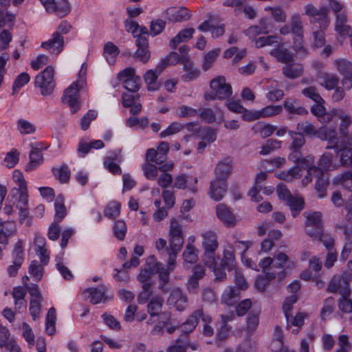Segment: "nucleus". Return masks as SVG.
Wrapping results in <instances>:
<instances>
[{"mask_svg": "<svg viewBox=\"0 0 352 352\" xmlns=\"http://www.w3.org/2000/svg\"><path fill=\"white\" fill-rule=\"evenodd\" d=\"M201 236L202 246L204 250V263L208 267H214L216 265L215 251L219 246L217 234L212 231H207Z\"/></svg>", "mask_w": 352, "mask_h": 352, "instance_id": "obj_1", "label": "nucleus"}, {"mask_svg": "<svg viewBox=\"0 0 352 352\" xmlns=\"http://www.w3.org/2000/svg\"><path fill=\"white\" fill-rule=\"evenodd\" d=\"M54 73V68L48 66L35 77V87L39 88L41 95L48 96L52 94L56 85Z\"/></svg>", "mask_w": 352, "mask_h": 352, "instance_id": "obj_2", "label": "nucleus"}, {"mask_svg": "<svg viewBox=\"0 0 352 352\" xmlns=\"http://www.w3.org/2000/svg\"><path fill=\"white\" fill-rule=\"evenodd\" d=\"M305 14L311 17V23H318L320 29H327L330 24L329 9L327 6H321L316 8L312 4H307L305 6Z\"/></svg>", "mask_w": 352, "mask_h": 352, "instance_id": "obj_3", "label": "nucleus"}, {"mask_svg": "<svg viewBox=\"0 0 352 352\" xmlns=\"http://www.w3.org/2000/svg\"><path fill=\"white\" fill-rule=\"evenodd\" d=\"M82 80L80 82H74L65 89L62 98L63 102L67 104L70 107L72 113H76L80 109L78 103V92L82 87Z\"/></svg>", "mask_w": 352, "mask_h": 352, "instance_id": "obj_4", "label": "nucleus"}, {"mask_svg": "<svg viewBox=\"0 0 352 352\" xmlns=\"http://www.w3.org/2000/svg\"><path fill=\"white\" fill-rule=\"evenodd\" d=\"M327 291L330 293H339L341 296L351 294L349 278L346 274L334 276L329 282Z\"/></svg>", "mask_w": 352, "mask_h": 352, "instance_id": "obj_5", "label": "nucleus"}, {"mask_svg": "<svg viewBox=\"0 0 352 352\" xmlns=\"http://www.w3.org/2000/svg\"><path fill=\"white\" fill-rule=\"evenodd\" d=\"M210 88L219 100L227 99L232 94L231 85L226 82V78L223 76L213 78L210 81Z\"/></svg>", "mask_w": 352, "mask_h": 352, "instance_id": "obj_6", "label": "nucleus"}, {"mask_svg": "<svg viewBox=\"0 0 352 352\" xmlns=\"http://www.w3.org/2000/svg\"><path fill=\"white\" fill-rule=\"evenodd\" d=\"M188 298L179 288L171 291L166 303L170 307H175L177 311H182L187 307Z\"/></svg>", "mask_w": 352, "mask_h": 352, "instance_id": "obj_7", "label": "nucleus"}, {"mask_svg": "<svg viewBox=\"0 0 352 352\" xmlns=\"http://www.w3.org/2000/svg\"><path fill=\"white\" fill-rule=\"evenodd\" d=\"M155 270L159 276L158 288L163 294H167L170 290L169 285L170 274L173 271L166 267L163 263H157L155 265Z\"/></svg>", "mask_w": 352, "mask_h": 352, "instance_id": "obj_8", "label": "nucleus"}, {"mask_svg": "<svg viewBox=\"0 0 352 352\" xmlns=\"http://www.w3.org/2000/svg\"><path fill=\"white\" fill-rule=\"evenodd\" d=\"M227 190V182L215 178L210 182L208 194L212 199L218 201L223 199Z\"/></svg>", "mask_w": 352, "mask_h": 352, "instance_id": "obj_9", "label": "nucleus"}, {"mask_svg": "<svg viewBox=\"0 0 352 352\" xmlns=\"http://www.w3.org/2000/svg\"><path fill=\"white\" fill-rule=\"evenodd\" d=\"M165 14L167 19L172 22H182L188 21L191 14L186 7H170L166 10Z\"/></svg>", "mask_w": 352, "mask_h": 352, "instance_id": "obj_10", "label": "nucleus"}, {"mask_svg": "<svg viewBox=\"0 0 352 352\" xmlns=\"http://www.w3.org/2000/svg\"><path fill=\"white\" fill-rule=\"evenodd\" d=\"M232 160L228 157L219 162L214 168L215 178L226 182L232 173Z\"/></svg>", "mask_w": 352, "mask_h": 352, "instance_id": "obj_11", "label": "nucleus"}, {"mask_svg": "<svg viewBox=\"0 0 352 352\" xmlns=\"http://www.w3.org/2000/svg\"><path fill=\"white\" fill-rule=\"evenodd\" d=\"M41 47L50 50L52 54L57 55L62 52L64 47V38L59 32H54L47 41L43 42Z\"/></svg>", "mask_w": 352, "mask_h": 352, "instance_id": "obj_12", "label": "nucleus"}, {"mask_svg": "<svg viewBox=\"0 0 352 352\" xmlns=\"http://www.w3.org/2000/svg\"><path fill=\"white\" fill-rule=\"evenodd\" d=\"M135 45L137 50L133 55V58L143 63H147L151 57L148 39L141 37L138 38L135 40Z\"/></svg>", "mask_w": 352, "mask_h": 352, "instance_id": "obj_13", "label": "nucleus"}, {"mask_svg": "<svg viewBox=\"0 0 352 352\" xmlns=\"http://www.w3.org/2000/svg\"><path fill=\"white\" fill-rule=\"evenodd\" d=\"M216 214L226 226H234L236 218L230 209L223 204H219L216 207Z\"/></svg>", "mask_w": 352, "mask_h": 352, "instance_id": "obj_14", "label": "nucleus"}, {"mask_svg": "<svg viewBox=\"0 0 352 352\" xmlns=\"http://www.w3.org/2000/svg\"><path fill=\"white\" fill-rule=\"evenodd\" d=\"M14 199L17 200L16 207L18 209H22V208H26L28 203V197L27 194V188L18 189L16 188H12L6 199V201L14 202Z\"/></svg>", "mask_w": 352, "mask_h": 352, "instance_id": "obj_15", "label": "nucleus"}, {"mask_svg": "<svg viewBox=\"0 0 352 352\" xmlns=\"http://www.w3.org/2000/svg\"><path fill=\"white\" fill-rule=\"evenodd\" d=\"M70 10L71 6L67 0H54L52 6L47 8V12L54 14L60 18L67 15Z\"/></svg>", "mask_w": 352, "mask_h": 352, "instance_id": "obj_16", "label": "nucleus"}, {"mask_svg": "<svg viewBox=\"0 0 352 352\" xmlns=\"http://www.w3.org/2000/svg\"><path fill=\"white\" fill-rule=\"evenodd\" d=\"M106 290V287L101 285L98 287L87 288L85 290L84 294H88L90 302L93 305H96L107 300L105 296Z\"/></svg>", "mask_w": 352, "mask_h": 352, "instance_id": "obj_17", "label": "nucleus"}, {"mask_svg": "<svg viewBox=\"0 0 352 352\" xmlns=\"http://www.w3.org/2000/svg\"><path fill=\"white\" fill-rule=\"evenodd\" d=\"M307 316V314L304 312H298L296 314V316H293L292 314H289L285 316L287 326L286 328L287 329H290L292 326L297 327V329H294L292 331L293 333H297L298 332V329H300L305 323V318Z\"/></svg>", "mask_w": 352, "mask_h": 352, "instance_id": "obj_18", "label": "nucleus"}, {"mask_svg": "<svg viewBox=\"0 0 352 352\" xmlns=\"http://www.w3.org/2000/svg\"><path fill=\"white\" fill-rule=\"evenodd\" d=\"M15 230L16 226L14 221H3L0 218V243H7L8 238L10 236Z\"/></svg>", "mask_w": 352, "mask_h": 352, "instance_id": "obj_19", "label": "nucleus"}, {"mask_svg": "<svg viewBox=\"0 0 352 352\" xmlns=\"http://www.w3.org/2000/svg\"><path fill=\"white\" fill-rule=\"evenodd\" d=\"M240 299V291L238 288L230 287L223 292L221 300L228 306L235 305Z\"/></svg>", "mask_w": 352, "mask_h": 352, "instance_id": "obj_20", "label": "nucleus"}, {"mask_svg": "<svg viewBox=\"0 0 352 352\" xmlns=\"http://www.w3.org/2000/svg\"><path fill=\"white\" fill-rule=\"evenodd\" d=\"M270 54L275 57L278 61L287 65L294 62V54L286 48H275L270 52Z\"/></svg>", "mask_w": 352, "mask_h": 352, "instance_id": "obj_21", "label": "nucleus"}, {"mask_svg": "<svg viewBox=\"0 0 352 352\" xmlns=\"http://www.w3.org/2000/svg\"><path fill=\"white\" fill-rule=\"evenodd\" d=\"M303 67L300 64L290 63L283 67V74L289 79H295L302 76Z\"/></svg>", "mask_w": 352, "mask_h": 352, "instance_id": "obj_22", "label": "nucleus"}, {"mask_svg": "<svg viewBox=\"0 0 352 352\" xmlns=\"http://www.w3.org/2000/svg\"><path fill=\"white\" fill-rule=\"evenodd\" d=\"M200 318H201L202 321L205 323H210L211 322V317L209 315L204 314L202 308L197 309L192 311L186 321L195 329Z\"/></svg>", "mask_w": 352, "mask_h": 352, "instance_id": "obj_23", "label": "nucleus"}, {"mask_svg": "<svg viewBox=\"0 0 352 352\" xmlns=\"http://www.w3.org/2000/svg\"><path fill=\"white\" fill-rule=\"evenodd\" d=\"M292 152L289 155V160L293 162L297 163L300 165L302 168H307L314 162V158L311 156L302 157V153L299 149H291Z\"/></svg>", "mask_w": 352, "mask_h": 352, "instance_id": "obj_24", "label": "nucleus"}, {"mask_svg": "<svg viewBox=\"0 0 352 352\" xmlns=\"http://www.w3.org/2000/svg\"><path fill=\"white\" fill-rule=\"evenodd\" d=\"M194 32L195 29L192 28L181 30L175 37H173L170 41V47L175 50L180 43L189 40L192 37Z\"/></svg>", "mask_w": 352, "mask_h": 352, "instance_id": "obj_25", "label": "nucleus"}, {"mask_svg": "<svg viewBox=\"0 0 352 352\" xmlns=\"http://www.w3.org/2000/svg\"><path fill=\"white\" fill-rule=\"evenodd\" d=\"M63 195H58L54 201L55 215L54 221L60 222L67 214V209L64 204Z\"/></svg>", "mask_w": 352, "mask_h": 352, "instance_id": "obj_26", "label": "nucleus"}, {"mask_svg": "<svg viewBox=\"0 0 352 352\" xmlns=\"http://www.w3.org/2000/svg\"><path fill=\"white\" fill-rule=\"evenodd\" d=\"M260 311L254 309L250 310L246 317V331L248 333H253L259 324Z\"/></svg>", "mask_w": 352, "mask_h": 352, "instance_id": "obj_27", "label": "nucleus"}, {"mask_svg": "<svg viewBox=\"0 0 352 352\" xmlns=\"http://www.w3.org/2000/svg\"><path fill=\"white\" fill-rule=\"evenodd\" d=\"M297 100L293 99H287L284 101L283 107L285 110L291 114L306 115L308 111L302 106L297 104Z\"/></svg>", "mask_w": 352, "mask_h": 352, "instance_id": "obj_28", "label": "nucleus"}, {"mask_svg": "<svg viewBox=\"0 0 352 352\" xmlns=\"http://www.w3.org/2000/svg\"><path fill=\"white\" fill-rule=\"evenodd\" d=\"M338 118L340 119V124L339 126V132L342 138H347L349 135V127L352 124V117L344 112H340L338 114Z\"/></svg>", "mask_w": 352, "mask_h": 352, "instance_id": "obj_29", "label": "nucleus"}, {"mask_svg": "<svg viewBox=\"0 0 352 352\" xmlns=\"http://www.w3.org/2000/svg\"><path fill=\"white\" fill-rule=\"evenodd\" d=\"M325 131H327V141L330 144V145L326 147L327 149H333L336 153L338 152L340 150V144L338 142V138L337 137V132L334 127L331 126H324Z\"/></svg>", "mask_w": 352, "mask_h": 352, "instance_id": "obj_30", "label": "nucleus"}, {"mask_svg": "<svg viewBox=\"0 0 352 352\" xmlns=\"http://www.w3.org/2000/svg\"><path fill=\"white\" fill-rule=\"evenodd\" d=\"M293 217H296L303 210L305 202L302 198L292 196L287 201Z\"/></svg>", "mask_w": 352, "mask_h": 352, "instance_id": "obj_31", "label": "nucleus"}, {"mask_svg": "<svg viewBox=\"0 0 352 352\" xmlns=\"http://www.w3.org/2000/svg\"><path fill=\"white\" fill-rule=\"evenodd\" d=\"M306 217L305 226L322 228V214L319 212H305Z\"/></svg>", "mask_w": 352, "mask_h": 352, "instance_id": "obj_32", "label": "nucleus"}, {"mask_svg": "<svg viewBox=\"0 0 352 352\" xmlns=\"http://www.w3.org/2000/svg\"><path fill=\"white\" fill-rule=\"evenodd\" d=\"M164 304V299L160 296H155L151 298L147 305L150 317L157 316L161 312Z\"/></svg>", "mask_w": 352, "mask_h": 352, "instance_id": "obj_33", "label": "nucleus"}, {"mask_svg": "<svg viewBox=\"0 0 352 352\" xmlns=\"http://www.w3.org/2000/svg\"><path fill=\"white\" fill-rule=\"evenodd\" d=\"M336 184L341 185L349 191H352V171L349 170L333 179Z\"/></svg>", "mask_w": 352, "mask_h": 352, "instance_id": "obj_34", "label": "nucleus"}, {"mask_svg": "<svg viewBox=\"0 0 352 352\" xmlns=\"http://www.w3.org/2000/svg\"><path fill=\"white\" fill-rule=\"evenodd\" d=\"M30 161L25 166L26 171L35 170L43 162V153L31 150L30 152Z\"/></svg>", "mask_w": 352, "mask_h": 352, "instance_id": "obj_35", "label": "nucleus"}, {"mask_svg": "<svg viewBox=\"0 0 352 352\" xmlns=\"http://www.w3.org/2000/svg\"><path fill=\"white\" fill-rule=\"evenodd\" d=\"M339 73L343 77L352 76V63L346 59H339L334 62Z\"/></svg>", "mask_w": 352, "mask_h": 352, "instance_id": "obj_36", "label": "nucleus"}, {"mask_svg": "<svg viewBox=\"0 0 352 352\" xmlns=\"http://www.w3.org/2000/svg\"><path fill=\"white\" fill-rule=\"evenodd\" d=\"M160 75L153 69L148 70L144 75V80L148 85V90L157 91L160 88V85L156 80Z\"/></svg>", "mask_w": 352, "mask_h": 352, "instance_id": "obj_37", "label": "nucleus"}, {"mask_svg": "<svg viewBox=\"0 0 352 352\" xmlns=\"http://www.w3.org/2000/svg\"><path fill=\"white\" fill-rule=\"evenodd\" d=\"M290 28L294 36L303 35V24L299 14H295L292 16L290 20Z\"/></svg>", "mask_w": 352, "mask_h": 352, "instance_id": "obj_38", "label": "nucleus"}, {"mask_svg": "<svg viewBox=\"0 0 352 352\" xmlns=\"http://www.w3.org/2000/svg\"><path fill=\"white\" fill-rule=\"evenodd\" d=\"M329 184V181L324 173L322 172V175L316 177V182L315 188L318 192V196L320 198H323L327 195L326 191L327 186Z\"/></svg>", "mask_w": 352, "mask_h": 352, "instance_id": "obj_39", "label": "nucleus"}, {"mask_svg": "<svg viewBox=\"0 0 352 352\" xmlns=\"http://www.w3.org/2000/svg\"><path fill=\"white\" fill-rule=\"evenodd\" d=\"M56 320V309L54 307H51L47 314L45 322V331L50 336H52L55 333Z\"/></svg>", "mask_w": 352, "mask_h": 352, "instance_id": "obj_40", "label": "nucleus"}, {"mask_svg": "<svg viewBox=\"0 0 352 352\" xmlns=\"http://www.w3.org/2000/svg\"><path fill=\"white\" fill-rule=\"evenodd\" d=\"M52 173L55 177L62 184L67 183L70 179V170L69 167L63 164L59 168H52Z\"/></svg>", "mask_w": 352, "mask_h": 352, "instance_id": "obj_41", "label": "nucleus"}, {"mask_svg": "<svg viewBox=\"0 0 352 352\" xmlns=\"http://www.w3.org/2000/svg\"><path fill=\"white\" fill-rule=\"evenodd\" d=\"M15 344V340L10 337V331L6 327H0V347L8 349Z\"/></svg>", "mask_w": 352, "mask_h": 352, "instance_id": "obj_42", "label": "nucleus"}, {"mask_svg": "<svg viewBox=\"0 0 352 352\" xmlns=\"http://www.w3.org/2000/svg\"><path fill=\"white\" fill-rule=\"evenodd\" d=\"M121 205L116 201H111L107 205L104 214L109 219H116L120 215Z\"/></svg>", "mask_w": 352, "mask_h": 352, "instance_id": "obj_43", "label": "nucleus"}, {"mask_svg": "<svg viewBox=\"0 0 352 352\" xmlns=\"http://www.w3.org/2000/svg\"><path fill=\"white\" fill-rule=\"evenodd\" d=\"M315 102L311 108V112L317 118L324 119V122H329L331 118L326 113V108L324 107V100Z\"/></svg>", "mask_w": 352, "mask_h": 352, "instance_id": "obj_44", "label": "nucleus"}, {"mask_svg": "<svg viewBox=\"0 0 352 352\" xmlns=\"http://www.w3.org/2000/svg\"><path fill=\"white\" fill-rule=\"evenodd\" d=\"M296 133H299L303 136L311 137L316 133L315 126L308 121L298 122L296 125Z\"/></svg>", "mask_w": 352, "mask_h": 352, "instance_id": "obj_45", "label": "nucleus"}, {"mask_svg": "<svg viewBox=\"0 0 352 352\" xmlns=\"http://www.w3.org/2000/svg\"><path fill=\"white\" fill-rule=\"evenodd\" d=\"M283 111L281 105H268L258 110L259 118H268L280 114Z\"/></svg>", "mask_w": 352, "mask_h": 352, "instance_id": "obj_46", "label": "nucleus"}, {"mask_svg": "<svg viewBox=\"0 0 352 352\" xmlns=\"http://www.w3.org/2000/svg\"><path fill=\"white\" fill-rule=\"evenodd\" d=\"M185 263H195L198 260V250L193 245H188L183 252Z\"/></svg>", "mask_w": 352, "mask_h": 352, "instance_id": "obj_47", "label": "nucleus"}, {"mask_svg": "<svg viewBox=\"0 0 352 352\" xmlns=\"http://www.w3.org/2000/svg\"><path fill=\"white\" fill-rule=\"evenodd\" d=\"M30 77L26 72H23L17 76L12 85V95L17 94L19 90L28 82H29Z\"/></svg>", "mask_w": 352, "mask_h": 352, "instance_id": "obj_48", "label": "nucleus"}, {"mask_svg": "<svg viewBox=\"0 0 352 352\" xmlns=\"http://www.w3.org/2000/svg\"><path fill=\"white\" fill-rule=\"evenodd\" d=\"M254 45L256 48H261L265 46L278 45V38L276 36H261L254 39Z\"/></svg>", "mask_w": 352, "mask_h": 352, "instance_id": "obj_49", "label": "nucleus"}, {"mask_svg": "<svg viewBox=\"0 0 352 352\" xmlns=\"http://www.w3.org/2000/svg\"><path fill=\"white\" fill-rule=\"evenodd\" d=\"M113 231L114 236L119 240L123 241L127 231L126 223L123 220H117L113 225Z\"/></svg>", "mask_w": 352, "mask_h": 352, "instance_id": "obj_50", "label": "nucleus"}, {"mask_svg": "<svg viewBox=\"0 0 352 352\" xmlns=\"http://www.w3.org/2000/svg\"><path fill=\"white\" fill-rule=\"evenodd\" d=\"M302 166L299 164L289 168L287 172H283L280 175V178L290 182L294 178H299L301 176L300 172L302 171Z\"/></svg>", "mask_w": 352, "mask_h": 352, "instance_id": "obj_51", "label": "nucleus"}, {"mask_svg": "<svg viewBox=\"0 0 352 352\" xmlns=\"http://www.w3.org/2000/svg\"><path fill=\"white\" fill-rule=\"evenodd\" d=\"M323 82L321 85L327 89L331 90L338 87L339 78L333 74H324L322 76Z\"/></svg>", "mask_w": 352, "mask_h": 352, "instance_id": "obj_52", "label": "nucleus"}, {"mask_svg": "<svg viewBox=\"0 0 352 352\" xmlns=\"http://www.w3.org/2000/svg\"><path fill=\"white\" fill-rule=\"evenodd\" d=\"M184 128V125L181 123L173 122L169 124V126L162 131L160 133V137L161 138H165L167 136L172 135L176 134L183 130Z\"/></svg>", "mask_w": 352, "mask_h": 352, "instance_id": "obj_53", "label": "nucleus"}, {"mask_svg": "<svg viewBox=\"0 0 352 352\" xmlns=\"http://www.w3.org/2000/svg\"><path fill=\"white\" fill-rule=\"evenodd\" d=\"M294 50L296 54L300 57L305 56L307 53V49L303 45V35L302 36H294L293 37V46Z\"/></svg>", "mask_w": 352, "mask_h": 352, "instance_id": "obj_54", "label": "nucleus"}, {"mask_svg": "<svg viewBox=\"0 0 352 352\" xmlns=\"http://www.w3.org/2000/svg\"><path fill=\"white\" fill-rule=\"evenodd\" d=\"M43 267L37 261H32L29 266V273L34 280L39 281L43 277Z\"/></svg>", "mask_w": 352, "mask_h": 352, "instance_id": "obj_55", "label": "nucleus"}, {"mask_svg": "<svg viewBox=\"0 0 352 352\" xmlns=\"http://www.w3.org/2000/svg\"><path fill=\"white\" fill-rule=\"evenodd\" d=\"M201 120L210 124L215 121L216 115L210 108L203 107L199 109L198 114Z\"/></svg>", "mask_w": 352, "mask_h": 352, "instance_id": "obj_56", "label": "nucleus"}, {"mask_svg": "<svg viewBox=\"0 0 352 352\" xmlns=\"http://www.w3.org/2000/svg\"><path fill=\"white\" fill-rule=\"evenodd\" d=\"M198 136L202 140L210 144L216 140L217 133L214 129L207 127L201 129Z\"/></svg>", "mask_w": 352, "mask_h": 352, "instance_id": "obj_57", "label": "nucleus"}, {"mask_svg": "<svg viewBox=\"0 0 352 352\" xmlns=\"http://www.w3.org/2000/svg\"><path fill=\"white\" fill-rule=\"evenodd\" d=\"M289 136L292 140L290 146L291 149H300V148L305 144V139L303 135L295 131H289Z\"/></svg>", "mask_w": 352, "mask_h": 352, "instance_id": "obj_58", "label": "nucleus"}, {"mask_svg": "<svg viewBox=\"0 0 352 352\" xmlns=\"http://www.w3.org/2000/svg\"><path fill=\"white\" fill-rule=\"evenodd\" d=\"M148 120L146 117L135 118L130 117L126 120V125L128 127L132 128L134 126H139L141 129H144L148 126Z\"/></svg>", "mask_w": 352, "mask_h": 352, "instance_id": "obj_59", "label": "nucleus"}, {"mask_svg": "<svg viewBox=\"0 0 352 352\" xmlns=\"http://www.w3.org/2000/svg\"><path fill=\"white\" fill-rule=\"evenodd\" d=\"M12 261L14 263H23L24 261V251L21 240H19L12 251Z\"/></svg>", "mask_w": 352, "mask_h": 352, "instance_id": "obj_60", "label": "nucleus"}, {"mask_svg": "<svg viewBox=\"0 0 352 352\" xmlns=\"http://www.w3.org/2000/svg\"><path fill=\"white\" fill-rule=\"evenodd\" d=\"M138 76L133 67H126L118 73L117 78L123 84Z\"/></svg>", "mask_w": 352, "mask_h": 352, "instance_id": "obj_61", "label": "nucleus"}, {"mask_svg": "<svg viewBox=\"0 0 352 352\" xmlns=\"http://www.w3.org/2000/svg\"><path fill=\"white\" fill-rule=\"evenodd\" d=\"M334 299L332 297H329L325 299L323 307L320 311V316L322 319L325 320L334 309Z\"/></svg>", "mask_w": 352, "mask_h": 352, "instance_id": "obj_62", "label": "nucleus"}, {"mask_svg": "<svg viewBox=\"0 0 352 352\" xmlns=\"http://www.w3.org/2000/svg\"><path fill=\"white\" fill-rule=\"evenodd\" d=\"M166 21L158 19L153 20L151 22L150 34L152 36H155L160 34L165 28Z\"/></svg>", "mask_w": 352, "mask_h": 352, "instance_id": "obj_63", "label": "nucleus"}, {"mask_svg": "<svg viewBox=\"0 0 352 352\" xmlns=\"http://www.w3.org/2000/svg\"><path fill=\"white\" fill-rule=\"evenodd\" d=\"M307 168V174L302 179V184L304 186H307L312 181L313 177L316 179L317 177L322 175V172L320 171V168H317L316 166H309Z\"/></svg>", "mask_w": 352, "mask_h": 352, "instance_id": "obj_64", "label": "nucleus"}]
</instances>
